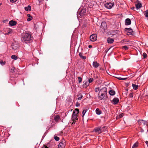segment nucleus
I'll list each match as a JSON object with an SVG mask.
<instances>
[{
  "label": "nucleus",
  "instance_id": "f257e3e1",
  "mask_svg": "<svg viewBox=\"0 0 148 148\" xmlns=\"http://www.w3.org/2000/svg\"><path fill=\"white\" fill-rule=\"evenodd\" d=\"M107 93V88L106 87L103 88L101 89L99 92L98 97L100 100L103 99L106 95Z\"/></svg>",
  "mask_w": 148,
  "mask_h": 148
},
{
  "label": "nucleus",
  "instance_id": "f03ea898",
  "mask_svg": "<svg viewBox=\"0 0 148 148\" xmlns=\"http://www.w3.org/2000/svg\"><path fill=\"white\" fill-rule=\"evenodd\" d=\"M21 39L23 42L26 43L27 41L32 40L31 36L29 33H25L23 34Z\"/></svg>",
  "mask_w": 148,
  "mask_h": 148
},
{
  "label": "nucleus",
  "instance_id": "7ed1b4c3",
  "mask_svg": "<svg viewBox=\"0 0 148 148\" xmlns=\"http://www.w3.org/2000/svg\"><path fill=\"white\" fill-rule=\"evenodd\" d=\"M103 128H107V127L106 126H103L102 127H98L95 128L94 129V131L98 133V134L101 133L102 132L105 131V130H103Z\"/></svg>",
  "mask_w": 148,
  "mask_h": 148
},
{
  "label": "nucleus",
  "instance_id": "20e7f679",
  "mask_svg": "<svg viewBox=\"0 0 148 148\" xmlns=\"http://www.w3.org/2000/svg\"><path fill=\"white\" fill-rule=\"evenodd\" d=\"M77 117V116H76V115H72L71 118L72 121L70 122V123H71V124H73V123H75V122H76L78 120Z\"/></svg>",
  "mask_w": 148,
  "mask_h": 148
},
{
  "label": "nucleus",
  "instance_id": "39448f33",
  "mask_svg": "<svg viewBox=\"0 0 148 148\" xmlns=\"http://www.w3.org/2000/svg\"><path fill=\"white\" fill-rule=\"evenodd\" d=\"M65 145V141L64 140H62L59 144V148H64Z\"/></svg>",
  "mask_w": 148,
  "mask_h": 148
},
{
  "label": "nucleus",
  "instance_id": "423d86ee",
  "mask_svg": "<svg viewBox=\"0 0 148 148\" xmlns=\"http://www.w3.org/2000/svg\"><path fill=\"white\" fill-rule=\"evenodd\" d=\"M139 124V125H142L143 126H145L146 127L147 126V121L143 120H140L138 121Z\"/></svg>",
  "mask_w": 148,
  "mask_h": 148
},
{
  "label": "nucleus",
  "instance_id": "0eeeda50",
  "mask_svg": "<svg viewBox=\"0 0 148 148\" xmlns=\"http://www.w3.org/2000/svg\"><path fill=\"white\" fill-rule=\"evenodd\" d=\"M125 30L127 32V34L128 35H132L133 32V31L132 29L130 28H125Z\"/></svg>",
  "mask_w": 148,
  "mask_h": 148
},
{
  "label": "nucleus",
  "instance_id": "6e6552de",
  "mask_svg": "<svg viewBox=\"0 0 148 148\" xmlns=\"http://www.w3.org/2000/svg\"><path fill=\"white\" fill-rule=\"evenodd\" d=\"M113 5L114 4L111 3H107L105 4V7L108 9H111Z\"/></svg>",
  "mask_w": 148,
  "mask_h": 148
},
{
  "label": "nucleus",
  "instance_id": "1a4fd4ad",
  "mask_svg": "<svg viewBox=\"0 0 148 148\" xmlns=\"http://www.w3.org/2000/svg\"><path fill=\"white\" fill-rule=\"evenodd\" d=\"M90 40L92 41H95L97 40V36L96 34H93L90 36Z\"/></svg>",
  "mask_w": 148,
  "mask_h": 148
},
{
  "label": "nucleus",
  "instance_id": "9d476101",
  "mask_svg": "<svg viewBox=\"0 0 148 148\" xmlns=\"http://www.w3.org/2000/svg\"><path fill=\"white\" fill-rule=\"evenodd\" d=\"M106 28V24L105 22H103L101 23V28L105 30Z\"/></svg>",
  "mask_w": 148,
  "mask_h": 148
},
{
  "label": "nucleus",
  "instance_id": "9b49d317",
  "mask_svg": "<svg viewBox=\"0 0 148 148\" xmlns=\"http://www.w3.org/2000/svg\"><path fill=\"white\" fill-rule=\"evenodd\" d=\"M119 102V99L118 98H114L112 101L111 102L114 104H116Z\"/></svg>",
  "mask_w": 148,
  "mask_h": 148
},
{
  "label": "nucleus",
  "instance_id": "f8f14e48",
  "mask_svg": "<svg viewBox=\"0 0 148 148\" xmlns=\"http://www.w3.org/2000/svg\"><path fill=\"white\" fill-rule=\"evenodd\" d=\"M131 23V21L130 19L127 18L125 21V24L126 25H129Z\"/></svg>",
  "mask_w": 148,
  "mask_h": 148
},
{
  "label": "nucleus",
  "instance_id": "ddd939ff",
  "mask_svg": "<svg viewBox=\"0 0 148 148\" xmlns=\"http://www.w3.org/2000/svg\"><path fill=\"white\" fill-rule=\"evenodd\" d=\"M92 65L95 68H97L99 66V64L97 62L94 61L93 62Z\"/></svg>",
  "mask_w": 148,
  "mask_h": 148
},
{
  "label": "nucleus",
  "instance_id": "4468645a",
  "mask_svg": "<svg viewBox=\"0 0 148 148\" xmlns=\"http://www.w3.org/2000/svg\"><path fill=\"white\" fill-rule=\"evenodd\" d=\"M9 24L11 26H13L16 25V22L12 20L9 22Z\"/></svg>",
  "mask_w": 148,
  "mask_h": 148
},
{
  "label": "nucleus",
  "instance_id": "2eb2a0df",
  "mask_svg": "<svg viewBox=\"0 0 148 148\" xmlns=\"http://www.w3.org/2000/svg\"><path fill=\"white\" fill-rule=\"evenodd\" d=\"M60 119V117L59 115H56L54 117V120L57 122H58L59 121Z\"/></svg>",
  "mask_w": 148,
  "mask_h": 148
},
{
  "label": "nucleus",
  "instance_id": "dca6fc26",
  "mask_svg": "<svg viewBox=\"0 0 148 148\" xmlns=\"http://www.w3.org/2000/svg\"><path fill=\"white\" fill-rule=\"evenodd\" d=\"M79 109H78L76 108L73 111L72 115H75L77 116V114L79 113Z\"/></svg>",
  "mask_w": 148,
  "mask_h": 148
},
{
  "label": "nucleus",
  "instance_id": "f3484780",
  "mask_svg": "<svg viewBox=\"0 0 148 148\" xmlns=\"http://www.w3.org/2000/svg\"><path fill=\"white\" fill-rule=\"evenodd\" d=\"M86 10H82L79 12V15L81 16H83L86 14Z\"/></svg>",
  "mask_w": 148,
  "mask_h": 148
},
{
  "label": "nucleus",
  "instance_id": "a211bd4d",
  "mask_svg": "<svg viewBox=\"0 0 148 148\" xmlns=\"http://www.w3.org/2000/svg\"><path fill=\"white\" fill-rule=\"evenodd\" d=\"M107 41L109 43H112L114 42V40L113 39L109 38L107 39Z\"/></svg>",
  "mask_w": 148,
  "mask_h": 148
},
{
  "label": "nucleus",
  "instance_id": "6ab92c4d",
  "mask_svg": "<svg viewBox=\"0 0 148 148\" xmlns=\"http://www.w3.org/2000/svg\"><path fill=\"white\" fill-rule=\"evenodd\" d=\"M109 93L111 95H114L115 94V92L114 90H111L109 91Z\"/></svg>",
  "mask_w": 148,
  "mask_h": 148
},
{
  "label": "nucleus",
  "instance_id": "aec40b11",
  "mask_svg": "<svg viewBox=\"0 0 148 148\" xmlns=\"http://www.w3.org/2000/svg\"><path fill=\"white\" fill-rule=\"evenodd\" d=\"M136 8L137 9L141 7L142 4L140 3H138L136 4Z\"/></svg>",
  "mask_w": 148,
  "mask_h": 148
},
{
  "label": "nucleus",
  "instance_id": "412c9836",
  "mask_svg": "<svg viewBox=\"0 0 148 148\" xmlns=\"http://www.w3.org/2000/svg\"><path fill=\"white\" fill-rule=\"evenodd\" d=\"M25 9L26 11H30L31 10V7L30 5H29L27 7H25Z\"/></svg>",
  "mask_w": 148,
  "mask_h": 148
},
{
  "label": "nucleus",
  "instance_id": "4be33fe9",
  "mask_svg": "<svg viewBox=\"0 0 148 148\" xmlns=\"http://www.w3.org/2000/svg\"><path fill=\"white\" fill-rule=\"evenodd\" d=\"M132 86L133 88L135 90H137L138 87V85H135L133 84H132Z\"/></svg>",
  "mask_w": 148,
  "mask_h": 148
},
{
  "label": "nucleus",
  "instance_id": "5701e85b",
  "mask_svg": "<svg viewBox=\"0 0 148 148\" xmlns=\"http://www.w3.org/2000/svg\"><path fill=\"white\" fill-rule=\"evenodd\" d=\"M79 56L81 58L83 59H86V57L85 56H84L82 55V53H79Z\"/></svg>",
  "mask_w": 148,
  "mask_h": 148
},
{
  "label": "nucleus",
  "instance_id": "b1692460",
  "mask_svg": "<svg viewBox=\"0 0 148 148\" xmlns=\"http://www.w3.org/2000/svg\"><path fill=\"white\" fill-rule=\"evenodd\" d=\"M96 112L97 114L99 115L101 114V111L99 108H97L96 110Z\"/></svg>",
  "mask_w": 148,
  "mask_h": 148
},
{
  "label": "nucleus",
  "instance_id": "393cba45",
  "mask_svg": "<svg viewBox=\"0 0 148 148\" xmlns=\"http://www.w3.org/2000/svg\"><path fill=\"white\" fill-rule=\"evenodd\" d=\"M12 30L11 29H9L8 30L7 32L5 33V34L6 35H10L12 33Z\"/></svg>",
  "mask_w": 148,
  "mask_h": 148
},
{
  "label": "nucleus",
  "instance_id": "a878e982",
  "mask_svg": "<svg viewBox=\"0 0 148 148\" xmlns=\"http://www.w3.org/2000/svg\"><path fill=\"white\" fill-rule=\"evenodd\" d=\"M144 14L146 17L148 18V10L144 12Z\"/></svg>",
  "mask_w": 148,
  "mask_h": 148
},
{
  "label": "nucleus",
  "instance_id": "bb28decb",
  "mask_svg": "<svg viewBox=\"0 0 148 148\" xmlns=\"http://www.w3.org/2000/svg\"><path fill=\"white\" fill-rule=\"evenodd\" d=\"M138 145V143L137 142H136L133 145L132 148H136Z\"/></svg>",
  "mask_w": 148,
  "mask_h": 148
},
{
  "label": "nucleus",
  "instance_id": "cd10ccee",
  "mask_svg": "<svg viewBox=\"0 0 148 148\" xmlns=\"http://www.w3.org/2000/svg\"><path fill=\"white\" fill-rule=\"evenodd\" d=\"M11 58L12 59L15 60H16L17 59V56L14 55L12 56Z\"/></svg>",
  "mask_w": 148,
  "mask_h": 148
},
{
  "label": "nucleus",
  "instance_id": "c85d7f7f",
  "mask_svg": "<svg viewBox=\"0 0 148 148\" xmlns=\"http://www.w3.org/2000/svg\"><path fill=\"white\" fill-rule=\"evenodd\" d=\"M86 110H84L83 111L82 113V117L83 118L84 116V115L86 113Z\"/></svg>",
  "mask_w": 148,
  "mask_h": 148
},
{
  "label": "nucleus",
  "instance_id": "c756f323",
  "mask_svg": "<svg viewBox=\"0 0 148 148\" xmlns=\"http://www.w3.org/2000/svg\"><path fill=\"white\" fill-rule=\"evenodd\" d=\"M6 63V62L5 61H3V60H1L0 61V64L1 65H4Z\"/></svg>",
  "mask_w": 148,
  "mask_h": 148
},
{
  "label": "nucleus",
  "instance_id": "7c9ffc66",
  "mask_svg": "<svg viewBox=\"0 0 148 148\" xmlns=\"http://www.w3.org/2000/svg\"><path fill=\"white\" fill-rule=\"evenodd\" d=\"M78 80L79 83H80L82 81V78L80 77H78Z\"/></svg>",
  "mask_w": 148,
  "mask_h": 148
},
{
  "label": "nucleus",
  "instance_id": "2f4dec72",
  "mask_svg": "<svg viewBox=\"0 0 148 148\" xmlns=\"http://www.w3.org/2000/svg\"><path fill=\"white\" fill-rule=\"evenodd\" d=\"M93 80L94 79L93 78H90L88 79V82L89 83H90L92 82L93 81Z\"/></svg>",
  "mask_w": 148,
  "mask_h": 148
},
{
  "label": "nucleus",
  "instance_id": "473e14b6",
  "mask_svg": "<svg viewBox=\"0 0 148 148\" xmlns=\"http://www.w3.org/2000/svg\"><path fill=\"white\" fill-rule=\"evenodd\" d=\"M54 139L57 141H58L59 140V138L58 137L56 136L54 137Z\"/></svg>",
  "mask_w": 148,
  "mask_h": 148
},
{
  "label": "nucleus",
  "instance_id": "72a5a7b5",
  "mask_svg": "<svg viewBox=\"0 0 148 148\" xmlns=\"http://www.w3.org/2000/svg\"><path fill=\"white\" fill-rule=\"evenodd\" d=\"M118 79L119 80H124L126 79L127 78H122L120 77L118 78Z\"/></svg>",
  "mask_w": 148,
  "mask_h": 148
},
{
  "label": "nucleus",
  "instance_id": "f704fd0d",
  "mask_svg": "<svg viewBox=\"0 0 148 148\" xmlns=\"http://www.w3.org/2000/svg\"><path fill=\"white\" fill-rule=\"evenodd\" d=\"M95 92H97L98 91H99V88H96L95 89Z\"/></svg>",
  "mask_w": 148,
  "mask_h": 148
},
{
  "label": "nucleus",
  "instance_id": "c9c22d12",
  "mask_svg": "<svg viewBox=\"0 0 148 148\" xmlns=\"http://www.w3.org/2000/svg\"><path fill=\"white\" fill-rule=\"evenodd\" d=\"M129 97H131V98L133 97V92L130 93L129 94Z\"/></svg>",
  "mask_w": 148,
  "mask_h": 148
},
{
  "label": "nucleus",
  "instance_id": "e433bc0d",
  "mask_svg": "<svg viewBox=\"0 0 148 148\" xmlns=\"http://www.w3.org/2000/svg\"><path fill=\"white\" fill-rule=\"evenodd\" d=\"M32 19V16H31L30 17H29V18H28L27 19V21H31Z\"/></svg>",
  "mask_w": 148,
  "mask_h": 148
},
{
  "label": "nucleus",
  "instance_id": "4c0bfd02",
  "mask_svg": "<svg viewBox=\"0 0 148 148\" xmlns=\"http://www.w3.org/2000/svg\"><path fill=\"white\" fill-rule=\"evenodd\" d=\"M143 57L144 58H146V57H147V55L146 53H144L143 54Z\"/></svg>",
  "mask_w": 148,
  "mask_h": 148
},
{
  "label": "nucleus",
  "instance_id": "58836bf2",
  "mask_svg": "<svg viewBox=\"0 0 148 148\" xmlns=\"http://www.w3.org/2000/svg\"><path fill=\"white\" fill-rule=\"evenodd\" d=\"M83 97V96L82 95H80V97H78L77 98L78 100H81Z\"/></svg>",
  "mask_w": 148,
  "mask_h": 148
},
{
  "label": "nucleus",
  "instance_id": "ea45409f",
  "mask_svg": "<svg viewBox=\"0 0 148 148\" xmlns=\"http://www.w3.org/2000/svg\"><path fill=\"white\" fill-rule=\"evenodd\" d=\"M88 84H87V83H86L85 84H83V86L84 87H87L88 85Z\"/></svg>",
  "mask_w": 148,
  "mask_h": 148
},
{
  "label": "nucleus",
  "instance_id": "a19ab883",
  "mask_svg": "<svg viewBox=\"0 0 148 148\" xmlns=\"http://www.w3.org/2000/svg\"><path fill=\"white\" fill-rule=\"evenodd\" d=\"M123 47L124 49L125 50L128 49V48L126 46H124Z\"/></svg>",
  "mask_w": 148,
  "mask_h": 148
},
{
  "label": "nucleus",
  "instance_id": "79ce46f5",
  "mask_svg": "<svg viewBox=\"0 0 148 148\" xmlns=\"http://www.w3.org/2000/svg\"><path fill=\"white\" fill-rule=\"evenodd\" d=\"M14 69H15L14 68H12L10 70V72L11 73H12L13 72V71L14 70Z\"/></svg>",
  "mask_w": 148,
  "mask_h": 148
},
{
  "label": "nucleus",
  "instance_id": "37998d69",
  "mask_svg": "<svg viewBox=\"0 0 148 148\" xmlns=\"http://www.w3.org/2000/svg\"><path fill=\"white\" fill-rule=\"evenodd\" d=\"M17 0H10V1L12 3H14Z\"/></svg>",
  "mask_w": 148,
  "mask_h": 148
},
{
  "label": "nucleus",
  "instance_id": "c03bdc74",
  "mask_svg": "<svg viewBox=\"0 0 148 148\" xmlns=\"http://www.w3.org/2000/svg\"><path fill=\"white\" fill-rule=\"evenodd\" d=\"M123 113L119 115V117L121 118L123 116Z\"/></svg>",
  "mask_w": 148,
  "mask_h": 148
},
{
  "label": "nucleus",
  "instance_id": "a18cd8bd",
  "mask_svg": "<svg viewBox=\"0 0 148 148\" xmlns=\"http://www.w3.org/2000/svg\"><path fill=\"white\" fill-rule=\"evenodd\" d=\"M38 1L40 3H42L44 1V0H38Z\"/></svg>",
  "mask_w": 148,
  "mask_h": 148
},
{
  "label": "nucleus",
  "instance_id": "49530a36",
  "mask_svg": "<svg viewBox=\"0 0 148 148\" xmlns=\"http://www.w3.org/2000/svg\"><path fill=\"white\" fill-rule=\"evenodd\" d=\"M76 106H79V103H77L76 104Z\"/></svg>",
  "mask_w": 148,
  "mask_h": 148
},
{
  "label": "nucleus",
  "instance_id": "de8ad7c7",
  "mask_svg": "<svg viewBox=\"0 0 148 148\" xmlns=\"http://www.w3.org/2000/svg\"><path fill=\"white\" fill-rule=\"evenodd\" d=\"M145 143L146 144V145H147L148 147V141H146L145 142Z\"/></svg>",
  "mask_w": 148,
  "mask_h": 148
},
{
  "label": "nucleus",
  "instance_id": "09e8293b",
  "mask_svg": "<svg viewBox=\"0 0 148 148\" xmlns=\"http://www.w3.org/2000/svg\"><path fill=\"white\" fill-rule=\"evenodd\" d=\"M27 16L28 17H30L31 16L30 14H27Z\"/></svg>",
  "mask_w": 148,
  "mask_h": 148
},
{
  "label": "nucleus",
  "instance_id": "8fccbe9b",
  "mask_svg": "<svg viewBox=\"0 0 148 148\" xmlns=\"http://www.w3.org/2000/svg\"><path fill=\"white\" fill-rule=\"evenodd\" d=\"M92 47V46L91 45H89V46H88V47L89 48H91Z\"/></svg>",
  "mask_w": 148,
  "mask_h": 148
},
{
  "label": "nucleus",
  "instance_id": "3c124183",
  "mask_svg": "<svg viewBox=\"0 0 148 148\" xmlns=\"http://www.w3.org/2000/svg\"><path fill=\"white\" fill-rule=\"evenodd\" d=\"M106 129H107V128L106 129V128H103V130H105V131L106 130Z\"/></svg>",
  "mask_w": 148,
  "mask_h": 148
},
{
  "label": "nucleus",
  "instance_id": "603ef678",
  "mask_svg": "<svg viewBox=\"0 0 148 148\" xmlns=\"http://www.w3.org/2000/svg\"><path fill=\"white\" fill-rule=\"evenodd\" d=\"M45 148H48V147H47V146H46Z\"/></svg>",
  "mask_w": 148,
  "mask_h": 148
},
{
  "label": "nucleus",
  "instance_id": "864d4df0",
  "mask_svg": "<svg viewBox=\"0 0 148 148\" xmlns=\"http://www.w3.org/2000/svg\"><path fill=\"white\" fill-rule=\"evenodd\" d=\"M134 8H132V9H134Z\"/></svg>",
  "mask_w": 148,
  "mask_h": 148
},
{
  "label": "nucleus",
  "instance_id": "5fc2aeb1",
  "mask_svg": "<svg viewBox=\"0 0 148 148\" xmlns=\"http://www.w3.org/2000/svg\"><path fill=\"white\" fill-rule=\"evenodd\" d=\"M52 125V124H51V126H52V125Z\"/></svg>",
  "mask_w": 148,
  "mask_h": 148
},
{
  "label": "nucleus",
  "instance_id": "6e6d98bb",
  "mask_svg": "<svg viewBox=\"0 0 148 148\" xmlns=\"http://www.w3.org/2000/svg\"><path fill=\"white\" fill-rule=\"evenodd\" d=\"M1 5V3H0V5Z\"/></svg>",
  "mask_w": 148,
  "mask_h": 148
}]
</instances>
